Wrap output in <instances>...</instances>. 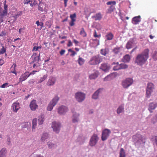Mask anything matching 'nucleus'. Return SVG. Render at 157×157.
<instances>
[{
	"label": "nucleus",
	"mask_w": 157,
	"mask_h": 157,
	"mask_svg": "<svg viewBox=\"0 0 157 157\" xmlns=\"http://www.w3.org/2000/svg\"><path fill=\"white\" fill-rule=\"evenodd\" d=\"M149 52L148 49H146L141 53L138 54L135 58V63L139 66H142L144 65L148 58Z\"/></svg>",
	"instance_id": "obj_1"
},
{
	"label": "nucleus",
	"mask_w": 157,
	"mask_h": 157,
	"mask_svg": "<svg viewBox=\"0 0 157 157\" xmlns=\"http://www.w3.org/2000/svg\"><path fill=\"white\" fill-rule=\"evenodd\" d=\"M103 59L102 57L99 55L95 56L90 59L89 61V63L91 65L98 64L102 61Z\"/></svg>",
	"instance_id": "obj_2"
},
{
	"label": "nucleus",
	"mask_w": 157,
	"mask_h": 157,
	"mask_svg": "<svg viewBox=\"0 0 157 157\" xmlns=\"http://www.w3.org/2000/svg\"><path fill=\"white\" fill-rule=\"evenodd\" d=\"M133 139L136 144L139 145L144 143L145 137L140 134H137L133 136Z\"/></svg>",
	"instance_id": "obj_3"
},
{
	"label": "nucleus",
	"mask_w": 157,
	"mask_h": 157,
	"mask_svg": "<svg viewBox=\"0 0 157 157\" xmlns=\"http://www.w3.org/2000/svg\"><path fill=\"white\" fill-rule=\"evenodd\" d=\"M154 89V85L151 82H149L147 84L146 90V96L147 98H149Z\"/></svg>",
	"instance_id": "obj_4"
},
{
	"label": "nucleus",
	"mask_w": 157,
	"mask_h": 157,
	"mask_svg": "<svg viewBox=\"0 0 157 157\" xmlns=\"http://www.w3.org/2000/svg\"><path fill=\"white\" fill-rule=\"evenodd\" d=\"M98 140L99 137L98 135L95 134H94L90 138L89 143V145L92 147L94 146L97 144Z\"/></svg>",
	"instance_id": "obj_5"
},
{
	"label": "nucleus",
	"mask_w": 157,
	"mask_h": 157,
	"mask_svg": "<svg viewBox=\"0 0 157 157\" xmlns=\"http://www.w3.org/2000/svg\"><path fill=\"white\" fill-rule=\"evenodd\" d=\"M86 95L85 94L81 92H78L75 94V98L76 101L79 103H81L85 100Z\"/></svg>",
	"instance_id": "obj_6"
},
{
	"label": "nucleus",
	"mask_w": 157,
	"mask_h": 157,
	"mask_svg": "<svg viewBox=\"0 0 157 157\" xmlns=\"http://www.w3.org/2000/svg\"><path fill=\"white\" fill-rule=\"evenodd\" d=\"M111 131L108 129H105L102 131L101 139L102 141L106 140L109 137L111 133Z\"/></svg>",
	"instance_id": "obj_7"
},
{
	"label": "nucleus",
	"mask_w": 157,
	"mask_h": 157,
	"mask_svg": "<svg viewBox=\"0 0 157 157\" xmlns=\"http://www.w3.org/2000/svg\"><path fill=\"white\" fill-rule=\"evenodd\" d=\"M59 100V98L58 97H55L48 104L47 108V110L48 111H51L52 109L53 106L56 105Z\"/></svg>",
	"instance_id": "obj_8"
},
{
	"label": "nucleus",
	"mask_w": 157,
	"mask_h": 157,
	"mask_svg": "<svg viewBox=\"0 0 157 157\" xmlns=\"http://www.w3.org/2000/svg\"><path fill=\"white\" fill-rule=\"evenodd\" d=\"M133 80L131 78H127L123 80L122 82V85L124 88H127L131 86L133 82Z\"/></svg>",
	"instance_id": "obj_9"
},
{
	"label": "nucleus",
	"mask_w": 157,
	"mask_h": 157,
	"mask_svg": "<svg viewBox=\"0 0 157 157\" xmlns=\"http://www.w3.org/2000/svg\"><path fill=\"white\" fill-rule=\"evenodd\" d=\"M52 128L53 130L56 133H59L60 131V128L61 127V124L60 123L54 121L52 122Z\"/></svg>",
	"instance_id": "obj_10"
},
{
	"label": "nucleus",
	"mask_w": 157,
	"mask_h": 157,
	"mask_svg": "<svg viewBox=\"0 0 157 157\" xmlns=\"http://www.w3.org/2000/svg\"><path fill=\"white\" fill-rule=\"evenodd\" d=\"M72 112L73 114L72 117V122L74 123L78 122L79 120V117L80 114L73 111H72Z\"/></svg>",
	"instance_id": "obj_11"
},
{
	"label": "nucleus",
	"mask_w": 157,
	"mask_h": 157,
	"mask_svg": "<svg viewBox=\"0 0 157 157\" xmlns=\"http://www.w3.org/2000/svg\"><path fill=\"white\" fill-rule=\"evenodd\" d=\"M31 59H32L31 63H38L40 60V55L39 56H37L36 53H34L31 56Z\"/></svg>",
	"instance_id": "obj_12"
},
{
	"label": "nucleus",
	"mask_w": 157,
	"mask_h": 157,
	"mask_svg": "<svg viewBox=\"0 0 157 157\" xmlns=\"http://www.w3.org/2000/svg\"><path fill=\"white\" fill-rule=\"evenodd\" d=\"M103 90L102 89L99 88L92 95V99L96 100L98 99L100 94H101Z\"/></svg>",
	"instance_id": "obj_13"
},
{
	"label": "nucleus",
	"mask_w": 157,
	"mask_h": 157,
	"mask_svg": "<svg viewBox=\"0 0 157 157\" xmlns=\"http://www.w3.org/2000/svg\"><path fill=\"white\" fill-rule=\"evenodd\" d=\"M156 107H157V103L151 102L149 103L148 109L150 113H152L153 112V110H155Z\"/></svg>",
	"instance_id": "obj_14"
},
{
	"label": "nucleus",
	"mask_w": 157,
	"mask_h": 157,
	"mask_svg": "<svg viewBox=\"0 0 157 157\" xmlns=\"http://www.w3.org/2000/svg\"><path fill=\"white\" fill-rule=\"evenodd\" d=\"M36 102V100H33L31 101L30 103L29 107L32 111H35L38 108V105Z\"/></svg>",
	"instance_id": "obj_15"
},
{
	"label": "nucleus",
	"mask_w": 157,
	"mask_h": 157,
	"mask_svg": "<svg viewBox=\"0 0 157 157\" xmlns=\"http://www.w3.org/2000/svg\"><path fill=\"white\" fill-rule=\"evenodd\" d=\"M70 17L71 19V21L69 22V24L71 26H72L75 25V22L76 21V14L75 13L71 14Z\"/></svg>",
	"instance_id": "obj_16"
},
{
	"label": "nucleus",
	"mask_w": 157,
	"mask_h": 157,
	"mask_svg": "<svg viewBox=\"0 0 157 157\" xmlns=\"http://www.w3.org/2000/svg\"><path fill=\"white\" fill-rule=\"evenodd\" d=\"M29 76V72H25L22 74L19 78V83L22 82L26 79Z\"/></svg>",
	"instance_id": "obj_17"
},
{
	"label": "nucleus",
	"mask_w": 157,
	"mask_h": 157,
	"mask_svg": "<svg viewBox=\"0 0 157 157\" xmlns=\"http://www.w3.org/2000/svg\"><path fill=\"white\" fill-rule=\"evenodd\" d=\"M11 107L14 113H17L20 108L19 104L17 102L13 103Z\"/></svg>",
	"instance_id": "obj_18"
},
{
	"label": "nucleus",
	"mask_w": 157,
	"mask_h": 157,
	"mask_svg": "<svg viewBox=\"0 0 157 157\" xmlns=\"http://www.w3.org/2000/svg\"><path fill=\"white\" fill-rule=\"evenodd\" d=\"M68 108L64 106H62L58 109V112L60 114H63L67 111Z\"/></svg>",
	"instance_id": "obj_19"
},
{
	"label": "nucleus",
	"mask_w": 157,
	"mask_h": 157,
	"mask_svg": "<svg viewBox=\"0 0 157 157\" xmlns=\"http://www.w3.org/2000/svg\"><path fill=\"white\" fill-rule=\"evenodd\" d=\"M135 44L134 39H131L126 44V48L128 49H130L132 48Z\"/></svg>",
	"instance_id": "obj_20"
},
{
	"label": "nucleus",
	"mask_w": 157,
	"mask_h": 157,
	"mask_svg": "<svg viewBox=\"0 0 157 157\" xmlns=\"http://www.w3.org/2000/svg\"><path fill=\"white\" fill-rule=\"evenodd\" d=\"M56 81V79L55 78L52 77H50L47 83V85L48 86H52L55 84Z\"/></svg>",
	"instance_id": "obj_21"
},
{
	"label": "nucleus",
	"mask_w": 157,
	"mask_h": 157,
	"mask_svg": "<svg viewBox=\"0 0 157 157\" xmlns=\"http://www.w3.org/2000/svg\"><path fill=\"white\" fill-rule=\"evenodd\" d=\"M110 67L109 65H108L107 63H102L100 67V69L102 70L105 72L108 71Z\"/></svg>",
	"instance_id": "obj_22"
},
{
	"label": "nucleus",
	"mask_w": 157,
	"mask_h": 157,
	"mask_svg": "<svg viewBox=\"0 0 157 157\" xmlns=\"http://www.w3.org/2000/svg\"><path fill=\"white\" fill-rule=\"evenodd\" d=\"M124 112V105L122 104L120 105L117 110V113L118 114L122 113Z\"/></svg>",
	"instance_id": "obj_23"
},
{
	"label": "nucleus",
	"mask_w": 157,
	"mask_h": 157,
	"mask_svg": "<svg viewBox=\"0 0 157 157\" xmlns=\"http://www.w3.org/2000/svg\"><path fill=\"white\" fill-rule=\"evenodd\" d=\"M115 74L112 73L110 75H108L104 78V81H106L111 80L113 78V77L115 76Z\"/></svg>",
	"instance_id": "obj_24"
},
{
	"label": "nucleus",
	"mask_w": 157,
	"mask_h": 157,
	"mask_svg": "<svg viewBox=\"0 0 157 157\" xmlns=\"http://www.w3.org/2000/svg\"><path fill=\"white\" fill-rule=\"evenodd\" d=\"M98 72L96 71L93 73L90 74L89 76V78L90 79H95L98 76Z\"/></svg>",
	"instance_id": "obj_25"
},
{
	"label": "nucleus",
	"mask_w": 157,
	"mask_h": 157,
	"mask_svg": "<svg viewBox=\"0 0 157 157\" xmlns=\"http://www.w3.org/2000/svg\"><path fill=\"white\" fill-rule=\"evenodd\" d=\"M45 5L42 2L39 3L38 8V10L41 12H43L44 10Z\"/></svg>",
	"instance_id": "obj_26"
},
{
	"label": "nucleus",
	"mask_w": 157,
	"mask_h": 157,
	"mask_svg": "<svg viewBox=\"0 0 157 157\" xmlns=\"http://www.w3.org/2000/svg\"><path fill=\"white\" fill-rule=\"evenodd\" d=\"M16 65L15 63H13L10 68V72L16 75H17V73L16 70Z\"/></svg>",
	"instance_id": "obj_27"
},
{
	"label": "nucleus",
	"mask_w": 157,
	"mask_h": 157,
	"mask_svg": "<svg viewBox=\"0 0 157 157\" xmlns=\"http://www.w3.org/2000/svg\"><path fill=\"white\" fill-rule=\"evenodd\" d=\"M140 16L135 17H133L132 20V23L135 24H137L138 22L140 21Z\"/></svg>",
	"instance_id": "obj_28"
},
{
	"label": "nucleus",
	"mask_w": 157,
	"mask_h": 157,
	"mask_svg": "<svg viewBox=\"0 0 157 157\" xmlns=\"http://www.w3.org/2000/svg\"><path fill=\"white\" fill-rule=\"evenodd\" d=\"M109 49L108 48H106L104 49H101V53L102 55L105 56L109 53Z\"/></svg>",
	"instance_id": "obj_29"
},
{
	"label": "nucleus",
	"mask_w": 157,
	"mask_h": 157,
	"mask_svg": "<svg viewBox=\"0 0 157 157\" xmlns=\"http://www.w3.org/2000/svg\"><path fill=\"white\" fill-rule=\"evenodd\" d=\"M130 59V57L129 55L127 54L125 55L123 57V61L124 62H128Z\"/></svg>",
	"instance_id": "obj_30"
},
{
	"label": "nucleus",
	"mask_w": 157,
	"mask_h": 157,
	"mask_svg": "<svg viewBox=\"0 0 157 157\" xmlns=\"http://www.w3.org/2000/svg\"><path fill=\"white\" fill-rule=\"evenodd\" d=\"M37 125V119L35 118L32 121V131H34Z\"/></svg>",
	"instance_id": "obj_31"
},
{
	"label": "nucleus",
	"mask_w": 157,
	"mask_h": 157,
	"mask_svg": "<svg viewBox=\"0 0 157 157\" xmlns=\"http://www.w3.org/2000/svg\"><path fill=\"white\" fill-rule=\"evenodd\" d=\"M122 47H117L115 48L113 50V52L115 54H117L121 51Z\"/></svg>",
	"instance_id": "obj_32"
},
{
	"label": "nucleus",
	"mask_w": 157,
	"mask_h": 157,
	"mask_svg": "<svg viewBox=\"0 0 157 157\" xmlns=\"http://www.w3.org/2000/svg\"><path fill=\"white\" fill-rule=\"evenodd\" d=\"M48 136L47 133H45L43 134L41 138V140L43 142H44V141H45V140L47 139L48 138Z\"/></svg>",
	"instance_id": "obj_33"
},
{
	"label": "nucleus",
	"mask_w": 157,
	"mask_h": 157,
	"mask_svg": "<svg viewBox=\"0 0 157 157\" xmlns=\"http://www.w3.org/2000/svg\"><path fill=\"white\" fill-rule=\"evenodd\" d=\"M113 35L111 33H108V34L105 36L106 39L108 40H112L113 38Z\"/></svg>",
	"instance_id": "obj_34"
},
{
	"label": "nucleus",
	"mask_w": 157,
	"mask_h": 157,
	"mask_svg": "<svg viewBox=\"0 0 157 157\" xmlns=\"http://www.w3.org/2000/svg\"><path fill=\"white\" fill-rule=\"evenodd\" d=\"M120 157H125V153L123 148H121L120 152Z\"/></svg>",
	"instance_id": "obj_35"
},
{
	"label": "nucleus",
	"mask_w": 157,
	"mask_h": 157,
	"mask_svg": "<svg viewBox=\"0 0 157 157\" xmlns=\"http://www.w3.org/2000/svg\"><path fill=\"white\" fill-rule=\"evenodd\" d=\"M47 77V75H44L43 76L41 77L40 79L37 82V83H40L42 82L45 80Z\"/></svg>",
	"instance_id": "obj_36"
},
{
	"label": "nucleus",
	"mask_w": 157,
	"mask_h": 157,
	"mask_svg": "<svg viewBox=\"0 0 157 157\" xmlns=\"http://www.w3.org/2000/svg\"><path fill=\"white\" fill-rule=\"evenodd\" d=\"M41 2L40 0H34V1L33 3L31 2L30 3V5L32 7H33V6L37 5L38 4Z\"/></svg>",
	"instance_id": "obj_37"
},
{
	"label": "nucleus",
	"mask_w": 157,
	"mask_h": 157,
	"mask_svg": "<svg viewBox=\"0 0 157 157\" xmlns=\"http://www.w3.org/2000/svg\"><path fill=\"white\" fill-rule=\"evenodd\" d=\"M44 119L43 115H41L38 119V123L39 125L42 124L44 121Z\"/></svg>",
	"instance_id": "obj_38"
},
{
	"label": "nucleus",
	"mask_w": 157,
	"mask_h": 157,
	"mask_svg": "<svg viewBox=\"0 0 157 157\" xmlns=\"http://www.w3.org/2000/svg\"><path fill=\"white\" fill-rule=\"evenodd\" d=\"M151 140L153 142L154 144H156L157 146V136H153L151 138Z\"/></svg>",
	"instance_id": "obj_39"
},
{
	"label": "nucleus",
	"mask_w": 157,
	"mask_h": 157,
	"mask_svg": "<svg viewBox=\"0 0 157 157\" xmlns=\"http://www.w3.org/2000/svg\"><path fill=\"white\" fill-rule=\"evenodd\" d=\"M84 137H79L77 139V141L79 142L80 144H83L84 142Z\"/></svg>",
	"instance_id": "obj_40"
},
{
	"label": "nucleus",
	"mask_w": 157,
	"mask_h": 157,
	"mask_svg": "<svg viewBox=\"0 0 157 157\" xmlns=\"http://www.w3.org/2000/svg\"><path fill=\"white\" fill-rule=\"evenodd\" d=\"M78 61L79 64L80 65H81L83 64L85 62V60L79 57L78 60Z\"/></svg>",
	"instance_id": "obj_41"
},
{
	"label": "nucleus",
	"mask_w": 157,
	"mask_h": 157,
	"mask_svg": "<svg viewBox=\"0 0 157 157\" xmlns=\"http://www.w3.org/2000/svg\"><path fill=\"white\" fill-rule=\"evenodd\" d=\"M157 122V115L153 117L151 119V122L153 124Z\"/></svg>",
	"instance_id": "obj_42"
},
{
	"label": "nucleus",
	"mask_w": 157,
	"mask_h": 157,
	"mask_svg": "<svg viewBox=\"0 0 157 157\" xmlns=\"http://www.w3.org/2000/svg\"><path fill=\"white\" fill-rule=\"evenodd\" d=\"M94 17L95 18V20H100L102 18V16L101 14L100 13H98Z\"/></svg>",
	"instance_id": "obj_43"
},
{
	"label": "nucleus",
	"mask_w": 157,
	"mask_h": 157,
	"mask_svg": "<svg viewBox=\"0 0 157 157\" xmlns=\"http://www.w3.org/2000/svg\"><path fill=\"white\" fill-rule=\"evenodd\" d=\"M80 34L83 37H85L86 36V34L83 28H82L81 29L80 32Z\"/></svg>",
	"instance_id": "obj_44"
},
{
	"label": "nucleus",
	"mask_w": 157,
	"mask_h": 157,
	"mask_svg": "<svg viewBox=\"0 0 157 157\" xmlns=\"http://www.w3.org/2000/svg\"><path fill=\"white\" fill-rule=\"evenodd\" d=\"M121 69H125L127 68L128 67V66L125 63H121L120 64Z\"/></svg>",
	"instance_id": "obj_45"
},
{
	"label": "nucleus",
	"mask_w": 157,
	"mask_h": 157,
	"mask_svg": "<svg viewBox=\"0 0 157 157\" xmlns=\"http://www.w3.org/2000/svg\"><path fill=\"white\" fill-rule=\"evenodd\" d=\"M6 149L4 148H2L0 151V155H4V156H6Z\"/></svg>",
	"instance_id": "obj_46"
},
{
	"label": "nucleus",
	"mask_w": 157,
	"mask_h": 157,
	"mask_svg": "<svg viewBox=\"0 0 157 157\" xmlns=\"http://www.w3.org/2000/svg\"><path fill=\"white\" fill-rule=\"evenodd\" d=\"M6 48L3 46L2 48L0 50V54H4L6 52Z\"/></svg>",
	"instance_id": "obj_47"
},
{
	"label": "nucleus",
	"mask_w": 157,
	"mask_h": 157,
	"mask_svg": "<svg viewBox=\"0 0 157 157\" xmlns=\"http://www.w3.org/2000/svg\"><path fill=\"white\" fill-rule=\"evenodd\" d=\"M42 47L41 46H37V47L36 46H35L33 47L32 51H38L39 49L41 48Z\"/></svg>",
	"instance_id": "obj_48"
},
{
	"label": "nucleus",
	"mask_w": 157,
	"mask_h": 157,
	"mask_svg": "<svg viewBox=\"0 0 157 157\" xmlns=\"http://www.w3.org/2000/svg\"><path fill=\"white\" fill-rule=\"evenodd\" d=\"M120 64L119 65H117L113 67V69L114 71H117L121 69Z\"/></svg>",
	"instance_id": "obj_49"
},
{
	"label": "nucleus",
	"mask_w": 157,
	"mask_h": 157,
	"mask_svg": "<svg viewBox=\"0 0 157 157\" xmlns=\"http://www.w3.org/2000/svg\"><path fill=\"white\" fill-rule=\"evenodd\" d=\"M115 9V7L113 6V5H112L110 6L108 9V11L109 12L111 13L113 11L114 9Z\"/></svg>",
	"instance_id": "obj_50"
},
{
	"label": "nucleus",
	"mask_w": 157,
	"mask_h": 157,
	"mask_svg": "<svg viewBox=\"0 0 157 157\" xmlns=\"http://www.w3.org/2000/svg\"><path fill=\"white\" fill-rule=\"evenodd\" d=\"M94 43L95 44L94 46L96 47L99 44V41L97 39L93 40Z\"/></svg>",
	"instance_id": "obj_51"
},
{
	"label": "nucleus",
	"mask_w": 157,
	"mask_h": 157,
	"mask_svg": "<svg viewBox=\"0 0 157 157\" xmlns=\"http://www.w3.org/2000/svg\"><path fill=\"white\" fill-rule=\"evenodd\" d=\"M152 57L154 60H157V52H155L153 53Z\"/></svg>",
	"instance_id": "obj_52"
},
{
	"label": "nucleus",
	"mask_w": 157,
	"mask_h": 157,
	"mask_svg": "<svg viewBox=\"0 0 157 157\" xmlns=\"http://www.w3.org/2000/svg\"><path fill=\"white\" fill-rule=\"evenodd\" d=\"M106 4L107 5H115L116 4V2L115 1H109L107 2Z\"/></svg>",
	"instance_id": "obj_53"
},
{
	"label": "nucleus",
	"mask_w": 157,
	"mask_h": 157,
	"mask_svg": "<svg viewBox=\"0 0 157 157\" xmlns=\"http://www.w3.org/2000/svg\"><path fill=\"white\" fill-rule=\"evenodd\" d=\"M69 52L71 53V54H70V56H73L76 54V53L75 51L72 50L70 49H69Z\"/></svg>",
	"instance_id": "obj_54"
},
{
	"label": "nucleus",
	"mask_w": 157,
	"mask_h": 157,
	"mask_svg": "<svg viewBox=\"0 0 157 157\" xmlns=\"http://www.w3.org/2000/svg\"><path fill=\"white\" fill-rule=\"evenodd\" d=\"M6 0L5 1L3 2V4L4 5V10H6L7 11V7L8 6L6 4Z\"/></svg>",
	"instance_id": "obj_55"
},
{
	"label": "nucleus",
	"mask_w": 157,
	"mask_h": 157,
	"mask_svg": "<svg viewBox=\"0 0 157 157\" xmlns=\"http://www.w3.org/2000/svg\"><path fill=\"white\" fill-rule=\"evenodd\" d=\"M31 1H30V0H24V4H28L29 3L30 4L31 3L30 2H31Z\"/></svg>",
	"instance_id": "obj_56"
},
{
	"label": "nucleus",
	"mask_w": 157,
	"mask_h": 157,
	"mask_svg": "<svg viewBox=\"0 0 157 157\" xmlns=\"http://www.w3.org/2000/svg\"><path fill=\"white\" fill-rule=\"evenodd\" d=\"M34 82V80L33 79L29 80L28 81V83L29 84H32Z\"/></svg>",
	"instance_id": "obj_57"
},
{
	"label": "nucleus",
	"mask_w": 157,
	"mask_h": 157,
	"mask_svg": "<svg viewBox=\"0 0 157 157\" xmlns=\"http://www.w3.org/2000/svg\"><path fill=\"white\" fill-rule=\"evenodd\" d=\"M48 147L51 148L53 146L54 144L52 143H50L48 144Z\"/></svg>",
	"instance_id": "obj_58"
},
{
	"label": "nucleus",
	"mask_w": 157,
	"mask_h": 157,
	"mask_svg": "<svg viewBox=\"0 0 157 157\" xmlns=\"http://www.w3.org/2000/svg\"><path fill=\"white\" fill-rule=\"evenodd\" d=\"M8 84V83H4L1 86V87L2 88H5L6 87V86Z\"/></svg>",
	"instance_id": "obj_59"
},
{
	"label": "nucleus",
	"mask_w": 157,
	"mask_h": 157,
	"mask_svg": "<svg viewBox=\"0 0 157 157\" xmlns=\"http://www.w3.org/2000/svg\"><path fill=\"white\" fill-rule=\"evenodd\" d=\"M65 52V50H62L60 52V54L61 55H62L64 54Z\"/></svg>",
	"instance_id": "obj_60"
},
{
	"label": "nucleus",
	"mask_w": 157,
	"mask_h": 157,
	"mask_svg": "<svg viewBox=\"0 0 157 157\" xmlns=\"http://www.w3.org/2000/svg\"><path fill=\"white\" fill-rule=\"evenodd\" d=\"M36 71H32L31 72H30L29 74V76H30L31 75H34L35 72H36Z\"/></svg>",
	"instance_id": "obj_61"
},
{
	"label": "nucleus",
	"mask_w": 157,
	"mask_h": 157,
	"mask_svg": "<svg viewBox=\"0 0 157 157\" xmlns=\"http://www.w3.org/2000/svg\"><path fill=\"white\" fill-rule=\"evenodd\" d=\"M4 17L0 16V23L3 21Z\"/></svg>",
	"instance_id": "obj_62"
},
{
	"label": "nucleus",
	"mask_w": 157,
	"mask_h": 157,
	"mask_svg": "<svg viewBox=\"0 0 157 157\" xmlns=\"http://www.w3.org/2000/svg\"><path fill=\"white\" fill-rule=\"evenodd\" d=\"M94 36L95 37H98L99 36L97 34V32L96 31H95Z\"/></svg>",
	"instance_id": "obj_63"
},
{
	"label": "nucleus",
	"mask_w": 157,
	"mask_h": 157,
	"mask_svg": "<svg viewBox=\"0 0 157 157\" xmlns=\"http://www.w3.org/2000/svg\"><path fill=\"white\" fill-rule=\"evenodd\" d=\"M89 113L90 114H93L94 113V110L93 109H90L89 110Z\"/></svg>",
	"instance_id": "obj_64"
}]
</instances>
